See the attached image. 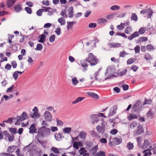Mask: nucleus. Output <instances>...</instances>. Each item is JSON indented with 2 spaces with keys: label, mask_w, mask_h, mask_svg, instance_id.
<instances>
[{
  "label": "nucleus",
  "mask_w": 156,
  "mask_h": 156,
  "mask_svg": "<svg viewBox=\"0 0 156 156\" xmlns=\"http://www.w3.org/2000/svg\"><path fill=\"white\" fill-rule=\"evenodd\" d=\"M87 94L89 96L93 97L94 98H95L97 99H98L99 98L98 96L95 94L94 93L90 92H88L87 93Z\"/></svg>",
  "instance_id": "19"
},
{
  "label": "nucleus",
  "mask_w": 156,
  "mask_h": 156,
  "mask_svg": "<svg viewBox=\"0 0 156 156\" xmlns=\"http://www.w3.org/2000/svg\"><path fill=\"white\" fill-rule=\"evenodd\" d=\"M56 120L57 122V125L60 126H62L63 125V122L62 121L60 120L57 119H56Z\"/></svg>",
  "instance_id": "60"
},
{
  "label": "nucleus",
  "mask_w": 156,
  "mask_h": 156,
  "mask_svg": "<svg viewBox=\"0 0 156 156\" xmlns=\"http://www.w3.org/2000/svg\"><path fill=\"white\" fill-rule=\"evenodd\" d=\"M23 73V72L18 71L14 72L12 76L14 79L16 80L18 77V74L21 75Z\"/></svg>",
  "instance_id": "16"
},
{
  "label": "nucleus",
  "mask_w": 156,
  "mask_h": 156,
  "mask_svg": "<svg viewBox=\"0 0 156 156\" xmlns=\"http://www.w3.org/2000/svg\"><path fill=\"white\" fill-rule=\"evenodd\" d=\"M16 149V147L15 146H9L8 147L7 151L9 153H12L14 152Z\"/></svg>",
  "instance_id": "21"
},
{
  "label": "nucleus",
  "mask_w": 156,
  "mask_h": 156,
  "mask_svg": "<svg viewBox=\"0 0 156 156\" xmlns=\"http://www.w3.org/2000/svg\"><path fill=\"white\" fill-rule=\"evenodd\" d=\"M58 22L60 23L61 25H64L66 23V21L64 18L61 17L58 19Z\"/></svg>",
  "instance_id": "25"
},
{
  "label": "nucleus",
  "mask_w": 156,
  "mask_h": 156,
  "mask_svg": "<svg viewBox=\"0 0 156 156\" xmlns=\"http://www.w3.org/2000/svg\"><path fill=\"white\" fill-rule=\"evenodd\" d=\"M139 32H135L133 33L131 36L128 37V39L130 40H132L134 37H138L139 36Z\"/></svg>",
  "instance_id": "17"
},
{
  "label": "nucleus",
  "mask_w": 156,
  "mask_h": 156,
  "mask_svg": "<svg viewBox=\"0 0 156 156\" xmlns=\"http://www.w3.org/2000/svg\"><path fill=\"white\" fill-rule=\"evenodd\" d=\"M48 129L45 127H42L40 128L38 131V134L44 136L47 132L48 131Z\"/></svg>",
  "instance_id": "3"
},
{
  "label": "nucleus",
  "mask_w": 156,
  "mask_h": 156,
  "mask_svg": "<svg viewBox=\"0 0 156 156\" xmlns=\"http://www.w3.org/2000/svg\"><path fill=\"white\" fill-rule=\"evenodd\" d=\"M109 45L111 48H117L120 47L121 44L119 43H111L109 44Z\"/></svg>",
  "instance_id": "11"
},
{
  "label": "nucleus",
  "mask_w": 156,
  "mask_h": 156,
  "mask_svg": "<svg viewBox=\"0 0 156 156\" xmlns=\"http://www.w3.org/2000/svg\"><path fill=\"white\" fill-rule=\"evenodd\" d=\"M15 0H7L6 2V5L8 8L12 7L13 4L15 3Z\"/></svg>",
  "instance_id": "13"
},
{
  "label": "nucleus",
  "mask_w": 156,
  "mask_h": 156,
  "mask_svg": "<svg viewBox=\"0 0 156 156\" xmlns=\"http://www.w3.org/2000/svg\"><path fill=\"white\" fill-rule=\"evenodd\" d=\"M43 48L42 45L41 44H38L37 45V47L35 48V50L37 51L41 50Z\"/></svg>",
  "instance_id": "42"
},
{
  "label": "nucleus",
  "mask_w": 156,
  "mask_h": 156,
  "mask_svg": "<svg viewBox=\"0 0 156 156\" xmlns=\"http://www.w3.org/2000/svg\"><path fill=\"white\" fill-rule=\"evenodd\" d=\"M137 125V123L136 122H134L131 123L130 124V127L131 128H133Z\"/></svg>",
  "instance_id": "57"
},
{
  "label": "nucleus",
  "mask_w": 156,
  "mask_h": 156,
  "mask_svg": "<svg viewBox=\"0 0 156 156\" xmlns=\"http://www.w3.org/2000/svg\"><path fill=\"white\" fill-rule=\"evenodd\" d=\"M128 54L125 51H122L120 52L119 56L120 57H124Z\"/></svg>",
  "instance_id": "41"
},
{
  "label": "nucleus",
  "mask_w": 156,
  "mask_h": 156,
  "mask_svg": "<svg viewBox=\"0 0 156 156\" xmlns=\"http://www.w3.org/2000/svg\"><path fill=\"white\" fill-rule=\"evenodd\" d=\"M29 132L30 133H36L37 129L34 124H32L29 128Z\"/></svg>",
  "instance_id": "10"
},
{
  "label": "nucleus",
  "mask_w": 156,
  "mask_h": 156,
  "mask_svg": "<svg viewBox=\"0 0 156 156\" xmlns=\"http://www.w3.org/2000/svg\"><path fill=\"white\" fill-rule=\"evenodd\" d=\"M127 147L129 150L133 149V144L129 142L127 145Z\"/></svg>",
  "instance_id": "38"
},
{
  "label": "nucleus",
  "mask_w": 156,
  "mask_h": 156,
  "mask_svg": "<svg viewBox=\"0 0 156 156\" xmlns=\"http://www.w3.org/2000/svg\"><path fill=\"white\" fill-rule=\"evenodd\" d=\"M84 98L83 97H79L76 99L75 101L72 102L73 104H75L83 100Z\"/></svg>",
  "instance_id": "26"
},
{
  "label": "nucleus",
  "mask_w": 156,
  "mask_h": 156,
  "mask_svg": "<svg viewBox=\"0 0 156 156\" xmlns=\"http://www.w3.org/2000/svg\"><path fill=\"white\" fill-rule=\"evenodd\" d=\"M79 152L80 154L83 156H89V154L86 153L87 151L83 148H82L79 151Z\"/></svg>",
  "instance_id": "12"
},
{
  "label": "nucleus",
  "mask_w": 156,
  "mask_h": 156,
  "mask_svg": "<svg viewBox=\"0 0 156 156\" xmlns=\"http://www.w3.org/2000/svg\"><path fill=\"white\" fill-rule=\"evenodd\" d=\"M67 23V29L68 30L72 27L73 25V23L72 22H68Z\"/></svg>",
  "instance_id": "58"
},
{
  "label": "nucleus",
  "mask_w": 156,
  "mask_h": 156,
  "mask_svg": "<svg viewBox=\"0 0 156 156\" xmlns=\"http://www.w3.org/2000/svg\"><path fill=\"white\" fill-rule=\"evenodd\" d=\"M146 31V29L144 27H141L139 30V33L140 34H144Z\"/></svg>",
  "instance_id": "44"
},
{
  "label": "nucleus",
  "mask_w": 156,
  "mask_h": 156,
  "mask_svg": "<svg viewBox=\"0 0 156 156\" xmlns=\"http://www.w3.org/2000/svg\"><path fill=\"white\" fill-rule=\"evenodd\" d=\"M137 118V115L136 114H130L127 116V119L129 121L133 119H136Z\"/></svg>",
  "instance_id": "15"
},
{
  "label": "nucleus",
  "mask_w": 156,
  "mask_h": 156,
  "mask_svg": "<svg viewBox=\"0 0 156 156\" xmlns=\"http://www.w3.org/2000/svg\"><path fill=\"white\" fill-rule=\"evenodd\" d=\"M153 12L152 10L150 9H147V17L148 18H149L151 17V16L152 15Z\"/></svg>",
  "instance_id": "43"
},
{
  "label": "nucleus",
  "mask_w": 156,
  "mask_h": 156,
  "mask_svg": "<svg viewBox=\"0 0 156 156\" xmlns=\"http://www.w3.org/2000/svg\"><path fill=\"white\" fill-rule=\"evenodd\" d=\"M86 60L90 64L91 66H94L96 65L98 63V61L97 56L92 53H89L86 58Z\"/></svg>",
  "instance_id": "1"
},
{
  "label": "nucleus",
  "mask_w": 156,
  "mask_h": 156,
  "mask_svg": "<svg viewBox=\"0 0 156 156\" xmlns=\"http://www.w3.org/2000/svg\"><path fill=\"white\" fill-rule=\"evenodd\" d=\"M61 15L64 17L66 18L67 17V15L66 13V11L65 10L62 11L61 12Z\"/></svg>",
  "instance_id": "62"
},
{
  "label": "nucleus",
  "mask_w": 156,
  "mask_h": 156,
  "mask_svg": "<svg viewBox=\"0 0 156 156\" xmlns=\"http://www.w3.org/2000/svg\"><path fill=\"white\" fill-rule=\"evenodd\" d=\"M127 72V70L126 69H124L123 70H122L118 73L117 75L119 76H123L126 74Z\"/></svg>",
  "instance_id": "24"
},
{
  "label": "nucleus",
  "mask_w": 156,
  "mask_h": 156,
  "mask_svg": "<svg viewBox=\"0 0 156 156\" xmlns=\"http://www.w3.org/2000/svg\"><path fill=\"white\" fill-rule=\"evenodd\" d=\"M4 57V54L2 53H0V58L1 59L0 60V63H2L3 61H7L8 60V58L7 57H5L3 58Z\"/></svg>",
  "instance_id": "20"
},
{
  "label": "nucleus",
  "mask_w": 156,
  "mask_h": 156,
  "mask_svg": "<svg viewBox=\"0 0 156 156\" xmlns=\"http://www.w3.org/2000/svg\"><path fill=\"white\" fill-rule=\"evenodd\" d=\"M33 111L34 112L31 115V117L32 118L35 119L39 118L40 117V115L38 113V110L37 107H35L33 109Z\"/></svg>",
  "instance_id": "5"
},
{
  "label": "nucleus",
  "mask_w": 156,
  "mask_h": 156,
  "mask_svg": "<svg viewBox=\"0 0 156 156\" xmlns=\"http://www.w3.org/2000/svg\"><path fill=\"white\" fill-rule=\"evenodd\" d=\"M71 130L70 127H66L63 129V132L65 133H68L71 132Z\"/></svg>",
  "instance_id": "30"
},
{
  "label": "nucleus",
  "mask_w": 156,
  "mask_h": 156,
  "mask_svg": "<svg viewBox=\"0 0 156 156\" xmlns=\"http://www.w3.org/2000/svg\"><path fill=\"white\" fill-rule=\"evenodd\" d=\"M44 119L48 121H51L52 120V116L51 113L46 111L44 115Z\"/></svg>",
  "instance_id": "8"
},
{
  "label": "nucleus",
  "mask_w": 156,
  "mask_h": 156,
  "mask_svg": "<svg viewBox=\"0 0 156 156\" xmlns=\"http://www.w3.org/2000/svg\"><path fill=\"white\" fill-rule=\"evenodd\" d=\"M25 10L29 14H31L32 12L31 9L29 7H25Z\"/></svg>",
  "instance_id": "53"
},
{
  "label": "nucleus",
  "mask_w": 156,
  "mask_h": 156,
  "mask_svg": "<svg viewBox=\"0 0 156 156\" xmlns=\"http://www.w3.org/2000/svg\"><path fill=\"white\" fill-rule=\"evenodd\" d=\"M112 142H110L109 143L110 146H112L114 145H118L121 143L122 142V139L121 138H114Z\"/></svg>",
  "instance_id": "6"
},
{
  "label": "nucleus",
  "mask_w": 156,
  "mask_h": 156,
  "mask_svg": "<svg viewBox=\"0 0 156 156\" xmlns=\"http://www.w3.org/2000/svg\"><path fill=\"white\" fill-rule=\"evenodd\" d=\"M135 52L136 53H139L140 51V47L139 45H136L134 48Z\"/></svg>",
  "instance_id": "55"
},
{
  "label": "nucleus",
  "mask_w": 156,
  "mask_h": 156,
  "mask_svg": "<svg viewBox=\"0 0 156 156\" xmlns=\"http://www.w3.org/2000/svg\"><path fill=\"white\" fill-rule=\"evenodd\" d=\"M55 136L56 140L59 141L62 137V136L61 134L58 133L55 134Z\"/></svg>",
  "instance_id": "40"
},
{
  "label": "nucleus",
  "mask_w": 156,
  "mask_h": 156,
  "mask_svg": "<svg viewBox=\"0 0 156 156\" xmlns=\"http://www.w3.org/2000/svg\"><path fill=\"white\" fill-rule=\"evenodd\" d=\"M97 116H101L104 117H105V116L104 114L102 113H100L98 115H96V114H92L90 115V117L91 118L93 119L94 118L96 117Z\"/></svg>",
  "instance_id": "28"
},
{
  "label": "nucleus",
  "mask_w": 156,
  "mask_h": 156,
  "mask_svg": "<svg viewBox=\"0 0 156 156\" xmlns=\"http://www.w3.org/2000/svg\"><path fill=\"white\" fill-rule=\"evenodd\" d=\"M11 65L10 64L8 63L5 66V68L7 70H9L11 69Z\"/></svg>",
  "instance_id": "54"
},
{
  "label": "nucleus",
  "mask_w": 156,
  "mask_h": 156,
  "mask_svg": "<svg viewBox=\"0 0 156 156\" xmlns=\"http://www.w3.org/2000/svg\"><path fill=\"white\" fill-rule=\"evenodd\" d=\"M79 136L81 138L84 139L86 138L87 134L85 132L83 131H82L80 133Z\"/></svg>",
  "instance_id": "32"
},
{
  "label": "nucleus",
  "mask_w": 156,
  "mask_h": 156,
  "mask_svg": "<svg viewBox=\"0 0 156 156\" xmlns=\"http://www.w3.org/2000/svg\"><path fill=\"white\" fill-rule=\"evenodd\" d=\"M131 19L136 21L137 20V15L135 13L132 14L131 17Z\"/></svg>",
  "instance_id": "45"
},
{
  "label": "nucleus",
  "mask_w": 156,
  "mask_h": 156,
  "mask_svg": "<svg viewBox=\"0 0 156 156\" xmlns=\"http://www.w3.org/2000/svg\"><path fill=\"white\" fill-rule=\"evenodd\" d=\"M97 129L98 132L99 133H103L105 131V129L102 127L99 126H98L97 127Z\"/></svg>",
  "instance_id": "34"
},
{
  "label": "nucleus",
  "mask_w": 156,
  "mask_h": 156,
  "mask_svg": "<svg viewBox=\"0 0 156 156\" xmlns=\"http://www.w3.org/2000/svg\"><path fill=\"white\" fill-rule=\"evenodd\" d=\"M136 60V59L134 58H130L127 61V64L128 65L131 64L135 62Z\"/></svg>",
  "instance_id": "27"
},
{
  "label": "nucleus",
  "mask_w": 156,
  "mask_h": 156,
  "mask_svg": "<svg viewBox=\"0 0 156 156\" xmlns=\"http://www.w3.org/2000/svg\"><path fill=\"white\" fill-rule=\"evenodd\" d=\"M94 156H106L105 153L104 151H100L98 152Z\"/></svg>",
  "instance_id": "33"
},
{
  "label": "nucleus",
  "mask_w": 156,
  "mask_h": 156,
  "mask_svg": "<svg viewBox=\"0 0 156 156\" xmlns=\"http://www.w3.org/2000/svg\"><path fill=\"white\" fill-rule=\"evenodd\" d=\"M44 11V10L42 9H40L38 10L37 12V15L39 16H41L42 14V12Z\"/></svg>",
  "instance_id": "50"
},
{
  "label": "nucleus",
  "mask_w": 156,
  "mask_h": 156,
  "mask_svg": "<svg viewBox=\"0 0 156 156\" xmlns=\"http://www.w3.org/2000/svg\"><path fill=\"white\" fill-rule=\"evenodd\" d=\"M22 9V7L21 5L19 4L16 5L14 7V10L17 12L21 11Z\"/></svg>",
  "instance_id": "14"
},
{
  "label": "nucleus",
  "mask_w": 156,
  "mask_h": 156,
  "mask_svg": "<svg viewBox=\"0 0 156 156\" xmlns=\"http://www.w3.org/2000/svg\"><path fill=\"white\" fill-rule=\"evenodd\" d=\"M82 66L83 68V69H82L83 71L85 72L87 69L88 67V65L87 63H81Z\"/></svg>",
  "instance_id": "31"
},
{
  "label": "nucleus",
  "mask_w": 156,
  "mask_h": 156,
  "mask_svg": "<svg viewBox=\"0 0 156 156\" xmlns=\"http://www.w3.org/2000/svg\"><path fill=\"white\" fill-rule=\"evenodd\" d=\"M55 32L57 35H59L61 34V29L60 28H57L55 31Z\"/></svg>",
  "instance_id": "56"
},
{
  "label": "nucleus",
  "mask_w": 156,
  "mask_h": 156,
  "mask_svg": "<svg viewBox=\"0 0 156 156\" xmlns=\"http://www.w3.org/2000/svg\"><path fill=\"white\" fill-rule=\"evenodd\" d=\"M146 48L147 50L148 51H151V50L154 49V47L151 44L147 45Z\"/></svg>",
  "instance_id": "52"
},
{
  "label": "nucleus",
  "mask_w": 156,
  "mask_h": 156,
  "mask_svg": "<svg viewBox=\"0 0 156 156\" xmlns=\"http://www.w3.org/2000/svg\"><path fill=\"white\" fill-rule=\"evenodd\" d=\"M72 81L73 85H75L78 83V81L77 80V78L73 77L72 79Z\"/></svg>",
  "instance_id": "36"
},
{
  "label": "nucleus",
  "mask_w": 156,
  "mask_h": 156,
  "mask_svg": "<svg viewBox=\"0 0 156 156\" xmlns=\"http://www.w3.org/2000/svg\"><path fill=\"white\" fill-rule=\"evenodd\" d=\"M42 3L43 5L48 6L49 4V2L48 0H44L42 2Z\"/></svg>",
  "instance_id": "63"
},
{
  "label": "nucleus",
  "mask_w": 156,
  "mask_h": 156,
  "mask_svg": "<svg viewBox=\"0 0 156 156\" xmlns=\"http://www.w3.org/2000/svg\"><path fill=\"white\" fill-rule=\"evenodd\" d=\"M118 132V131L116 129H113L110 131V133L112 135H115Z\"/></svg>",
  "instance_id": "61"
},
{
  "label": "nucleus",
  "mask_w": 156,
  "mask_h": 156,
  "mask_svg": "<svg viewBox=\"0 0 156 156\" xmlns=\"http://www.w3.org/2000/svg\"><path fill=\"white\" fill-rule=\"evenodd\" d=\"M115 35H116L121 36L125 38L127 37V36L124 33H121L120 32H118L116 33Z\"/></svg>",
  "instance_id": "46"
},
{
  "label": "nucleus",
  "mask_w": 156,
  "mask_h": 156,
  "mask_svg": "<svg viewBox=\"0 0 156 156\" xmlns=\"http://www.w3.org/2000/svg\"><path fill=\"white\" fill-rule=\"evenodd\" d=\"M68 12L69 13V17H72L73 16V7H70L68 9Z\"/></svg>",
  "instance_id": "37"
},
{
  "label": "nucleus",
  "mask_w": 156,
  "mask_h": 156,
  "mask_svg": "<svg viewBox=\"0 0 156 156\" xmlns=\"http://www.w3.org/2000/svg\"><path fill=\"white\" fill-rule=\"evenodd\" d=\"M48 34V33L44 31V34L39 36L38 37V42L43 43L45 41L46 37Z\"/></svg>",
  "instance_id": "4"
},
{
  "label": "nucleus",
  "mask_w": 156,
  "mask_h": 156,
  "mask_svg": "<svg viewBox=\"0 0 156 156\" xmlns=\"http://www.w3.org/2000/svg\"><path fill=\"white\" fill-rule=\"evenodd\" d=\"M144 58L147 60H150L152 59L151 56L148 54H146L144 55Z\"/></svg>",
  "instance_id": "48"
},
{
  "label": "nucleus",
  "mask_w": 156,
  "mask_h": 156,
  "mask_svg": "<svg viewBox=\"0 0 156 156\" xmlns=\"http://www.w3.org/2000/svg\"><path fill=\"white\" fill-rule=\"evenodd\" d=\"M139 138H138L137 139V140L138 142V144L140 147L143 149H146L147 148L150 147L151 148V143L147 140H145L144 141V142L142 144L139 141Z\"/></svg>",
  "instance_id": "2"
},
{
  "label": "nucleus",
  "mask_w": 156,
  "mask_h": 156,
  "mask_svg": "<svg viewBox=\"0 0 156 156\" xmlns=\"http://www.w3.org/2000/svg\"><path fill=\"white\" fill-rule=\"evenodd\" d=\"M16 152L17 156H24L22 154H20V150L19 149H18L16 151Z\"/></svg>",
  "instance_id": "64"
},
{
  "label": "nucleus",
  "mask_w": 156,
  "mask_h": 156,
  "mask_svg": "<svg viewBox=\"0 0 156 156\" xmlns=\"http://www.w3.org/2000/svg\"><path fill=\"white\" fill-rule=\"evenodd\" d=\"M151 149H147L144 151L143 152V153H144V156H150L151 154Z\"/></svg>",
  "instance_id": "18"
},
{
  "label": "nucleus",
  "mask_w": 156,
  "mask_h": 156,
  "mask_svg": "<svg viewBox=\"0 0 156 156\" xmlns=\"http://www.w3.org/2000/svg\"><path fill=\"white\" fill-rule=\"evenodd\" d=\"M107 22L106 20L104 19H99L98 20V23H105Z\"/></svg>",
  "instance_id": "47"
},
{
  "label": "nucleus",
  "mask_w": 156,
  "mask_h": 156,
  "mask_svg": "<svg viewBox=\"0 0 156 156\" xmlns=\"http://www.w3.org/2000/svg\"><path fill=\"white\" fill-rule=\"evenodd\" d=\"M83 145L82 143L80 141L74 142L73 144V147L77 150L79 149V147H81Z\"/></svg>",
  "instance_id": "9"
},
{
  "label": "nucleus",
  "mask_w": 156,
  "mask_h": 156,
  "mask_svg": "<svg viewBox=\"0 0 156 156\" xmlns=\"http://www.w3.org/2000/svg\"><path fill=\"white\" fill-rule=\"evenodd\" d=\"M125 24L124 23H121L119 25H118L117 27L118 29L119 30H122L125 27Z\"/></svg>",
  "instance_id": "22"
},
{
  "label": "nucleus",
  "mask_w": 156,
  "mask_h": 156,
  "mask_svg": "<svg viewBox=\"0 0 156 156\" xmlns=\"http://www.w3.org/2000/svg\"><path fill=\"white\" fill-rule=\"evenodd\" d=\"M9 131L11 133L15 134L16 133L17 129L16 128H11L9 129Z\"/></svg>",
  "instance_id": "49"
},
{
  "label": "nucleus",
  "mask_w": 156,
  "mask_h": 156,
  "mask_svg": "<svg viewBox=\"0 0 156 156\" xmlns=\"http://www.w3.org/2000/svg\"><path fill=\"white\" fill-rule=\"evenodd\" d=\"M120 8V7L119 6L117 5H114L112 6L111 8V9L112 10H116L118 9H119Z\"/></svg>",
  "instance_id": "39"
},
{
  "label": "nucleus",
  "mask_w": 156,
  "mask_h": 156,
  "mask_svg": "<svg viewBox=\"0 0 156 156\" xmlns=\"http://www.w3.org/2000/svg\"><path fill=\"white\" fill-rule=\"evenodd\" d=\"M115 14H109L107 15L106 18L108 20H111L115 17Z\"/></svg>",
  "instance_id": "35"
},
{
  "label": "nucleus",
  "mask_w": 156,
  "mask_h": 156,
  "mask_svg": "<svg viewBox=\"0 0 156 156\" xmlns=\"http://www.w3.org/2000/svg\"><path fill=\"white\" fill-rule=\"evenodd\" d=\"M27 118V115L25 112H23L20 116H18L16 117L18 121H24Z\"/></svg>",
  "instance_id": "7"
},
{
  "label": "nucleus",
  "mask_w": 156,
  "mask_h": 156,
  "mask_svg": "<svg viewBox=\"0 0 156 156\" xmlns=\"http://www.w3.org/2000/svg\"><path fill=\"white\" fill-rule=\"evenodd\" d=\"M138 67L136 65H133L131 67V69L134 72H136L138 69Z\"/></svg>",
  "instance_id": "51"
},
{
  "label": "nucleus",
  "mask_w": 156,
  "mask_h": 156,
  "mask_svg": "<svg viewBox=\"0 0 156 156\" xmlns=\"http://www.w3.org/2000/svg\"><path fill=\"white\" fill-rule=\"evenodd\" d=\"M55 38V35H52L49 38L50 41L51 42H53Z\"/></svg>",
  "instance_id": "59"
},
{
  "label": "nucleus",
  "mask_w": 156,
  "mask_h": 156,
  "mask_svg": "<svg viewBox=\"0 0 156 156\" xmlns=\"http://www.w3.org/2000/svg\"><path fill=\"white\" fill-rule=\"evenodd\" d=\"M60 149H58L56 147H52L51 148V150L55 153L56 154H59L60 153L59 151L60 150Z\"/></svg>",
  "instance_id": "23"
},
{
  "label": "nucleus",
  "mask_w": 156,
  "mask_h": 156,
  "mask_svg": "<svg viewBox=\"0 0 156 156\" xmlns=\"http://www.w3.org/2000/svg\"><path fill=\"white\" fill-rule=\"evenodd\" d=\"M132 30L131 27L129 26L127 27L125 30V32L126 34H129L132 32Z\"/></svg>",
  "instance_id": "29"
}]
</instances>
